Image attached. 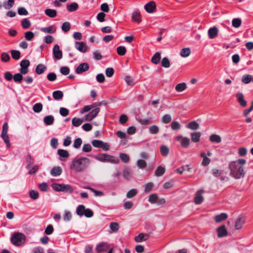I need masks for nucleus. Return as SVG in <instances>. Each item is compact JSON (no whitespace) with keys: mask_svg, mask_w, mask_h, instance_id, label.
Returning a JSON list of instances; mask_svg holds the SVG:
<instances>
[{"mask_svg":"<svg viewBox=\"0 0 253 253\" xmlns=\"http://www.w3.org/2000/svg\"><path fill=\"white\" fill-rule=\"evenodd\" d=\"M90 160L85 157H80L72 161L70 168L78 172L84 171L89 165Z\"/></svg>","mask_w":253,"mask_h":253,"instance_id":"f257e3e1","label":"nucleus"},{"mask_svg":"<svg viewBox=\"0 0 253 253\" xmlns=\"http://www.w3.org/2000/svg\"><path fill=\"white\" fill-rule=\"evenodd\" d=\"M230 175L235 179H240L245 175L244 168L240 166L236 161H232L229 164Z\"/></svg>","mask_w":253,"mask_h":253,"instance_id":"f03ea898","label":"nucleus"},{"mask_svg":"<svg viewBox=\"0 0 253 253\" xmlns=\"http://www.w3.org/2000/svg\"><path fill=\"white\" fill-rule=\"evenodd\" d=\"M52 189L56 191H62L72 193L73 192L72 187L69 184L53 183L51 185Z\"/></svg>","mask_w":253,"mask_h":253,"instance_id":"7ed1b4c3","label":"nucleus"},{"mask_svg":"<svg viewBox=\"0 0 253 253\" xmlns=\"http://www.w3.org/2000/svg\"><path fill=\"white\" fill-rule=\"evenodd\" d=\"M25 240V236L22 233H15L11 238V241L15 246H20Z\"/></svg>","mask_w":253,"mask_h":253,"instance_id":"20e7f679","label":"nucleus"},{"mask_svg":"<svg viewBox=\"0 0 253 253\" xmlns=\"http://www.w3.org/2000/svg\"><path fill=\"white\" fill-rule=\"evenodd\" d=\"M30 62L28 60H23L20 62V72L21 74L26 75L28 73V67L30 66Z\"/></svg>","mask_w":253,"mask_h":253,"instance_id":"39448f33","label":"nucleus"},{"mask_svg":"<svg viewBox=\"0 0 253 253\" xmlns=\"http://www.w3.org/2000/svg\"><path fill=\"white\" fill-rule=\"evenodd\" d=\"M109 250V245L106 242H102L98 244L95 248L96 252L98 253L107 252Z\"/></svg>","mask_w":253,"mask_h":253,"instance_id":"423d86ee","label":"nucleus"},{"mask_svg":"<svg viewBox=\"0 0 253 253\" xmlns=\"http://www.w3.org/2000/svg\"><path fill=\"white\" fill-rule=\"evenodd\" d=\"M217 236L218 238H222L228 235V232L226 230L225 225H222L216 229Z\"/></svg>","mask_w":253,"mask_h":253,"instance_id":"0eeeda50","label":"nucleus"},{"mask_svg":"<svg viewBox=\"0 0 253 253\" xmlns=\"http://www.w3.org/2000/svg\"><path fill=\"white\" fill-rule=\"evenodd\" d=\"M89 69V65L87 63H82L80 64L76 69V72L78 74H80Z\"/></svg>","mask_w":253,"mask_h":253,"instance_id":"6e6552de","label":"nucleus"},{"mask_svg":"<svg viewBox=\"0 0 253 253\" xmlns=\"http://www.w3.org/2000/svg\"><path fill=\"white\" fill-rule=\"evenodd\" d=\"M53 54L56 59L59 60L62 58V52L60 49L59 46L58 44H56L54 46L53 48Z\"/></svg>","mask_w":253,"mask_h":253,"instance_id":"1a4fd4ad","label":"nucleus"},{"mask_svg":"<svg viewBox=\"0 0 253 253\" xmlns=\"http://www.w3.org/2000/svg\"><path fill=\"white\" fill-rule=\"evenodd\" d=\"M75 47L81 52H85L87 50V46H86V43L83 42H75Z\"/></svg>","mask_w":253,"mask_h":253,"instance_id":"9d476101","label":"nucleus"},{"mask_svg":"<svg viewBox=\"0 0 253 253\" xmlns=\"http://www.w3.org/2000/svg\"><path fill=\"white\" fill-rule=\"evenodd\" d=\"M236 97L239 104L243 107H245L247 105V101L244 98V95L241 92H238L236 94Z\"/></svg>","mask_w":253,"mask_h":253,"instance_id":"9b49d317","label":"nucleus"},{"mask_svg":"<svg viewBox=\"0 0 253 253\" xmlns=\"http://www.w3.org/2000/svg\"><path fill=\"white\" fill-rule=\"evenodd\" d=\"M245 223V219L243 216H239L235 223V228L236 230H239Z\"/></svg>","mask_w":253,"mask_h":253,"instance_id":"f8f14e48","label":"nucleus"},{"mask_svg":"<svg viewBox=\"0 0 253 253\" xmlns=\"http://www.w3.org/2000/svg\"><path fill=\"white\" fill-rule=\"evenodd\" d=\"M203 193V190H199L196 192L194 199L196 204H200L203 201V197L202 196V194Z\"/></svg>","mask_w":253,"mask_h":253,"instance_id":"ddd939ff","label":"nucleus"},{"mask_svg":"<svg viewBox=\"0 0 253 253\" xmlns=\"http://www.w3.org/2000/svg\"><path fill=\"white\" fill-rule=\"evenodd\" d=\"M218 30L215 27L211 28L208 30V36L210 39H212L215 38L218 34Z\"/></svg>","mask_w":253,"mask_h":253,"instance_id":"4468645a","label":"nucleus"},{"mask_svg":"<svg viewBox=\"0 0 253 253\" xmlns=\"http://www.w3.org/2000/svg\"><path fill=\"white\" fill-rule=\"evenodd\" d=\"M156 8V4L153 1H150L145 5V9L148 13H152Z\"/></svg>","mask_w":253,"mask_h":253,"instance_id":"2eb2a0df","label":"nucleus"},{"mask_svg":"<svg viewBox=\"0 0 253 253\" xmlns=\"http://www.w3.org/2000/svg\"><path fill=\"white\" fill-rule=\"evenodd\" d=\"M227 215L225 213H221L219 214L216 215L214 217L215 221L217 223L220 222L227 218Z\"/></svg>","mask_w":253,"mask_h":253,"instance_id":"dca6fc26","label":"nucleus"},{"mask_svg":"<svg viewBox=\"0 0 253 253\" xmlns=\"http://www.w3.org/2000/svg\"><path fill=\"white\" fill-rule=\"evenodd\" d=\"M105 162H109L112 164H117L119 163V160L117 157L108 154H106Z\"/></svg>","mask_w":253,"mask_h":253,"instance_id":"f3484780","label":"nucleus"},{"mask_svg":"<svg viewBox=\"0 0 253 253\" xmlns=\"http://www.w3.org/2000/svg\"><path fill=\"white\" fill-rule=\"evenodd\" d=\"M46 69V67L43 64H38L35 69L36 73L38 75H41L44 72Z\"/></svg>","mask_w":253,"mask_h":253,"instance_id":"a211bd4d","label":"nucleus"},{"mask_svg":"<svg viewBox=\"0 0 253 253\" xmlns=\"http://www.w3.org/2000/svg\"><path fill=\"white\" fill-rule=\"evenodd\" d=\"M40 30L45 33L53 34L56 32V29L54 26H50L47 27L42 28Z\"/></svg>","mask_w":253,"mask_h":253,"instance_id":"6ab92c4d","label":"nucleus"},{"mask_svg":"<svg viewBox=\"0 0 253 253\" xmlns=\"http://www.w3.org/2000/svg\"><path fill=\"white\" fill-rule=\"evenodd\" d=\"M148 238V235H145L144 233H140L135 237L134 240L135 242L139 243L147 240Z\"/></svg>","mask_w":253,"mask_h":253,"instance_id":"aec40b11","label":"nucleus"},{"mask_svg":"<svg viewBox=\"0 0 253 253\" xmlns=\"http://www.w3.org/2000/svg\"><path fill=\"white\" fill-rule=\"evenodd\" d=\"M131 18L134 21L140 23L141 21V16L139 12L134 11L132 13Z\"/></svg>","mask_w":253,"mask_h":253,"instance_id":"412c9836","label":"nucleus"},{"mask_svg":"<svg viewBox=\"0 0 253 253\" xmlns=\"http://www.w3.org/2000/svg\"><path fill=\"white\" fill-rule=\"evenodd\" d=\"M54 121V118L52 115L45 116L43 119L44 123L47 126L51 125Z\"/></svg>","mask_w":253,"mask_h":253,"instance_id":"4be33fe9","label":"nucleus"},{"mask_svg":"<svg viewBox=\"0 0 253 253\" xmlns=\"http://www.w3.org/2000/svg\"><path fill=\"white\" fill-rule=\"evenodd\" d=\"M62 169L60 167H55L51 170L50 173L53 176L60 175L62 173Z\"/></svg>","mask_w":253,"mask_h":253,"instance_id":"5701e85b","label":"nucleus"},{"mask_svg":"<svg viewBox=\"0 0 253 253\" xmlns=\"http://www.w3.org/2000/svg\"><path fill=\"white\" fill-rule=\"evenodd\" d=\"M44 12L47 16L50 18L55 17L57 15V12L54 9L47 8L45 10Z\"/></svg>","mask_w":253,"mask_h":253,"instance_id":"b1692460","label":"nucleus"},{"mask_svg":"<svg viewBox=\"0 0 253 253\" xmlns=\"http://www.w3.org/2000/svg\"><path fill=\"white\" fill-rule=\"evenodd\" d=\"M83 122V119H80L76 117H74L72 119V124L73 126L75 127H78L82 125Z\"/></svg>","mask_w":253,"mask_h":253,"instance_id":"393cba45","label":"nucleus"},{"mask_svg":"<svg viewBox=\"0 0 253 253\" xmlns=\"http://www.w3.org/2000/svg\"><path fill=\"white\" fill-rule=\"evenodd\" d=\"M210 140L211 142L219 143L221 142V138L219 135L214 134L210 136Z\"/></svg>","mask_w":253,"mask_h":253,"instance_id":"a878e982","label":"nucleus"},{"mask_svg":"<svg viewBox=\"0 0 253 253\" xmlns=\"http://www.w3.org/2000/svg\"><path fill=\"white\" fill-rule=\"evenodd\" d=\"M191 136L193 142H198L200 140L201 133L200 132H194L191 133Z\"/></svg>","mask_w":253,"mask_h":253,"instance_id":"bb28decb","label":"nucleus"},{"mask_svg":"<svg viewBox=\"0 0 253 253\" xmlns=\"http://www.w3.org/2000/svg\"><path fill=\"white\" fill-rule=\"evenodd\" d=\"M79 5L76 2H72L67 5V9L70 12H73L77 10Z\"/></svg>","mask_w":253,"mask_h":253,"instance_id":"cd10ccee","label":"nucleus"},{"mask_svg":"<svg viewBox=\"0 0 253 253\" xmlns=\"http://www.w3.org/2000/svg\"><path fill=\"white\" fill-rule=\"evenodd\" d=\"M52 96L54 99L60 100L63 97V93L61 90H56L53 92Z\"/></svg>","mask_w":253,"mask_h":253,"instance_id":"c85d7f7f","label":"nucleus"},{"mask_svg":"<svg viewBox=\"0 0 253 253\" xmlns=\"http://www.w3.org/2000/svg\"><path fill=\"white\" fill-rule=\"evenodd\" d=\"M161 54L160 52L156 53L152 57L151 61L155 64H158L160 63L161 60Z\"/></svg>","mask_w":253,"mask_h":253,"instance_id":"c756f323","label":"nucleus"},{"mask_svg":"<svg viewBox=\"0 0 253 253\" xmlns=\"http://www.w3.org/2000/svg\"><path fill=\"white\" fill-rule=\"evenodd\" d=\"M138 122L142 125H149L153 123L151 118L140 119L138 120Z\"/></svg>","mask_w":253,"mask_h":253,"instance_id":"7c9ffc66","label":"nucleus"},{"mask_svg":"<svg viewBox=\"0 0 253 253\" xmlns=\"http://www.w3.org/2000/svg\"><path fill=\"white\" fill-rule=\"evenodd\" d=\"M14 4V0H8L3 3V6L6 9H9L12 8Z\"/></svg>","mask_w":253,"mask_h":253,"instance_id":"2f4dec72","label":"nucleus"},{"mask_svg":"<svg viewBox=\"0 0 253 253\" xmlns=\"http://www.w3.org/2000/svg\"><path fill=\"white\" fill-rule=\"evenodd\" d=\"M27 165L26 166L27 169H30L31 166L34 163V159L31 157L30 155H28L26 158Z\"/></svg>","mask_w":253,"mask_h":253,"instance_id":"473e14b6","label":"nucleus"},{"mask_svg":"<svg viewBox=\"0 0 253 253\" xmlns=\"http://www.w3.org/2000/svg\"><path fill=\"white\" fill-rule=\"evenodd\" d=\"M165 171L166 169L165 168L162 166H159L155 170V174L157 176H161L165 173Z\"/></svg>","mask_w":253,"mask_h":253,"instance_id":"72a5a7b5","label":"nucleus"},{"mask_svg":"<svg viewBox=\"0 0 253 253\" xmlns=\"http://www.w3.org/2000/svg\"><path fill=\"white\" fill-rule=\"evenodd\" d=\"M186 88L187 85L184 83L178 84L175 86V90L177 92H182L185 90Z\"/></svg>","mask_w":253,"mask_h":253,"instance_id":"f704fd0d","label":"nucleus"},{"mask_svg":"<svg viewBox=\"0 0 253 253\" xmlns=\"http://www.w3.org/2000/svg\"><path fill=\"white\" fill-rule=\"evenodd\" d=\"M85 207L84 205H80L77 208L76 213L79 216H83L84 214Z\"/></svg>","mask_w":253,"mask_h":253,"instance_id":"c9c22d12","label":"nucleus"},{"mask_svg":"<svg viewBox=\"0 0 253 253\" xmlns=\"http://www.w3.org/2000/svg\"><path fill=\"white\" fill-rule=\"evenodd\" d=\"M187 127L192 130H197L199 127V125L197 122L194 121L189 123Z\"/></svg>","mask_w":253,"mask_h":253,"instance_id":"e433bc0d","label":"nucleus"},{"mask_svg":"<svg viewBox=\"0 0 253 253\" xmlns=\"http://www.w3.org/2000/svg\"><path fill=\"white\" fill-rule=\"evenodd\" d=\"M190 143V139L188 137H183L182 138L181 142L180 144L181 145L184 147V148H187Z\"/></svg>","mask_w":253,"mask_h":253,"instance_id":"4c0bfd02","label":"nucleus"},{"mask_svg":"<svg viewBox=\"0 0 253 253\" xmlns=\"http://www.w3.org/2000/svg\"><path fill=\"white\" fill-rule=\"evenodd\" d=\"M161 154L163 156H167L169 153V148L166 145H162L160 148Z\"/></svg>","mask_w":253,"mask_h":253,"instance_id":"58836bf2","label":"nucleus"},{"mask_svg":"<svg viewBox=\"0 0 253 253\" xmlns=\"http://www.w3.org/2000/svg\"><path fill=\"white\" fill-rule=\"evenodd\" d=\"M191 53V50L189 48H184L181 49L180 54L182 57H188Z\"/></svg>","mask_w":253,"mask_h":253,"instance_id":"ea45409f","label":"nucleus"},{"mask_svg":"<svg viewBox=\"0 0 253 253\" xmlns=\"http://www.w3.org/2000/svg\"><path fill=\"white\" fill-rule=\"evenodd\" d=\"M252 80V77L250 75H244L242 78V82L245 84H249Z\"/></svg>","mask_w":253,"mask_h":253,"instance_id":"a19ab883","label":"nucleus"},{"mask_svg":"<svg viewBox=\"0 0 253 253\" xmlns=\"http://www.w3.org/2000/svg\"><path fill=\"white\" fill-rule=\"evenodd\" d=\"M11 54L12 58L15 60H19L20 58L21 53L19 50H12L11 51Z\"/></svg>","mask_w":253,"mask_h":253,"instance_id":"79ce46f5","label":"nucleus"},{"mask_svg":"<svg viewBox=\"0 0 253 253\" xmlns=\"http://www.w3.org/2000/svg\"><path fill=\"white\" fill-rule=\"evenodd\" d=\"M58 154L63 158H68L69 157V153L68 151L63 149H59L58 150Z\"/></svg>","mask_w":253,"mask_h":253,"instance_id":"37998d69","label":"nucleus"},{"mask_svg":"<svg viewBox=\"0 0 253 253\" xmlns=\"http://www.w3.org/2000/svg\"><path fill=\"white\" fill-rule=\"evenodd\" d=\"M159 131V127L156 125L151 126L149 128V132L152 134H157Z\"/></svg>","mask_w":253,"mask_h":253,"instance_id":"c03bdc74","label":"nucleus"},{"mask_svg":"<svg viewBox=\"0 0 253 253\" xmlns=\"http://www.w3.org/2000/svg\"><path fill=\"white\" fill-rule=\"evenodd\" d=\"M33 111L35 113H39L42 111V105L41 103H36L33 107Z\"/></svg>","mask_w":253,"mask_h":253,"instance_id":"a18cd8bd","label":"nucleus"},{"mask_svg":"<svg viewBox=\"0 0 253 253\" xmlns=\"http://www.w3.org/2000/svg\"><path fill=\"white\" fill-rule=\"evenodd\" d=\"M71 28V25L69 22H64L62 25L61 29L64 32H68Z\"/></svg>","mask_w":253,"mask_h":253,"instance_id":"49530a36","label":"nucleus"},{"mask_svg":"<svg viewBox=\"0 0 253 253\" xmlns=\"http://www.w3.org/2000/svg\"><path fill=\"white\" fill-rule=\"evenodd\" d=\"M126 50L125 46H120L117 48V52L119 55L123 56L126 53Z\"/></svg>","mask_w":253,"mask_h":253,"instance_id":"de8ad7c7","label":"nucleus"},{"mask_svg":"<svg viewBox=\"0 0 253 253\" xmlns=\"http://www.w3.org/2000/svg\"><path fill=\"white\" fill-rule=\"evenodd\" d=\"M124 177L126 179L129 180L131 177V171L129 169H125L123 172Z\"/></svg>","mask_w":253,"mask_h":253,"instance_id":"09e8293b","label":"nucleus"},{"mask_svg":"<svg viewBox=\"0 0 253 253\" xmlns=\"http://www.w3.org/2000/svg\"><path fill=\"white\" fill-rule=\"evenodd\" d=\"M21 24L24 29H28L31 26V22L27 18H25L22 21Z\"/></svg>","mask_w":253,"mask_h":253,"instance_id":"8fccbe9b","label":"nucleus"},{"mask_svg":"<svg viewBox=\"0 0 253 253\" xmlns=\"http://www.w3.org/2000/svg\"><path fill=\"white\" fill-rule=\"evenodd\" d=\"M13 78L14 81L16 83L17 82L21 83V81H22V80L23 79V77L22 76V74H21L20 73L15 74L13 76Z\"/></svg>","mask_w":253,"mask_h":253,"instance_id":"3c124183","label":"nucleus"},{"mask_svg":"<svg viewBox=\"0 0 253 253\" xmlns=\"http://www.w3.org/2000/svg\"><path fill=\"white\" fill-rule=\"evenodd\" d=\"M110 227L113 232H116L119 229V225L117 222H111L110 224Z\"/></svg>","mask_w":253,"mask_h":253,"instance_id":"603ef678","label":"nucleus"},{"mask_svg":"<svg viewBox=\"0 0 253 253\" xmlns=\"http://www.w3.org/2000/svg\"><path fill=\"white\" fill-rule=\"evenodd\" d=\"M161 64L162 66L165 68H168L170 67V62L167 57H164L162 59Z\"/></svg>","mask_w":253,"mask_h":253,"instance_id":"864d4df0","label":"nucleus"},{"mask_svg":"<svg viewBox=\"0 0 253 253\" xmlns=\"http://www.w3.org/2000/svg\"><path fill=\"white\" fill-rule=\"evenodd\" d=\"M0 136L2 138V139L3 140L4 142L6 143L7 147H9L10 146V141L9 139V137H8V134H5V133L1 134Z\"/></svg>","mask_w":253,"mask_h":253,"instance_id":"5fc2aeb1","label":"nucleus"},{"mask_svg":"<svg viewBox=\"0 0 253 253\" xmlns=\"http://www.w3.org/2000/svg\"><path fill=\"white\" fill-rule=\"evenodd\" d=\"M241 20L239 18H234L232 21V26L235 28H238L241 26Z\"/></svg>","mask_w":253,"mask_h":253,"instance_id":"6e6d98bb","label":"nucleus"},{"mask_svg":"<svg viewBox=\"0 0 253 253\" xmlns=\"http://www.w3.org/2000/svg\"><path fill=\"white\" fill-rule=\"evenodd\" d=\"M171 121V116L169 114L165 115L162 118V121L164 124H169Z\"/></svg>","mask_w":253,"mask_h":253,"instance_id":"4d7b16f0","label":"nucleus"},{"mask_svg":"<svg viewBox=\"0 0 253 253\" xmlns=\"http://www.w3.org/2000/svg\"><path fill=\"white\" fill-rule=\"evenodd\" d=\"M34 37V34L32 31H28L25 33V38L27 41H31Z\"/></svg>","mask_w":253,"mask_h":253,"instance_id":"13d9d810","label":"nucleus"},{"mask_svg":"<svg viewBox=\"0 0 253 253\" xmlns=\"http://www.w3.org/2000/svg\"><path fill=\"white\" fill-rule=\"evenodd\" d=\"M83 143L82 140L81 138H78L75 140L73 144V147L76 149H78L80 147Z\"/></svg>","mask_w":253,"mask_h":253,"instance_id":"bf43d9fd","label":"nucleus"},{"mask_svg":"<svg viewBox=\"0 0 253 253\" xmlns=\"http://www.w3.org/2000/svg\"><path fill=\"white\" fill-rule=\"evenodd\" d=\"M120 158L124 163H127L129 161V156L125 153H120Z\"/></svg>","mask_w":253,"mask_h":253,"instance_id":"052dcab7","label":"nucleus"},{"mask_svg":"<svg viewBox=\"0 0 253 253\" xmlns=\"http://www.w3.org/2000/svg\"><path fill=\"white\" fill-rule=\"evenodd\" d=\"M29 195L31 199L36 200L39 198V194L38 191L33 190L30 191Z\"/></svg>","mask_w":253,"mask_h":253,"instance_id":"680f3d73","label":"nucleus"},{"mask_svg":"<svg viewBox=\"0 0 253 253\" xmlns=\"http://www.w3.org/2000/svg\"><path fill=\"white\" fill-rule=\"evenodd\" d=\"M154 186V184L152 182H149L145 185L144 192L145 193L150 192Z\"/></svg>","mask_w":253,"mask_h":253,"instance_id":"e2e57ef3","label":"nucleus"},{"mask_svg":"<svg viewBox=\"0 0 253 253\" xmlns=\"http://www.w3.org/2000/svg\"><path fill=\"white\" fill-rule=\"evenodd\" d=\"M137 194V190L135 189H132L128 191L126 194L128 198H132Z\"/></svg>","mask_w":253,"mask_h":253,"instance_id":"0e129e2a","label":"nucleus"},{"mask_svg":"<svg viewBox=\"0 0 253 253\" xmlns=\"http://www.w3.org/2000/svg\"><path fill=\"white\" fill-rule=\"evenodd\" d=\"M91 143L93 147L96 148H101V145L103 144V141L99 140H93Z\"/></svg>","mask_w":253,"mask_h":253,"instance_id":"69168bd1","label":"nucleus"},{"mask_svg":"<svg viewBox=\"0 0 253 253\" xmlns=\"http://www.w3.org/2000/svg\"><path fill=\"white\" fill-rule=\"evenodd\" d=\"M158 199V195L156 194H152L149 196L148 201L151 203H155Z\"/></svg>","mask_w":253,"mask_h":253,"instance_id":"338daca9","label":"nucleus"},{"mask_svg":"<svg viewBox=\"0 0 253 253\" xmlns=\"http://www.w3.org/2000/svg\"><path fill=\"white\" fill-rule=\"evenodd\" d=\"M10 56L9 55L6 53L3 52L1 54V59L4 62H7L10 60Z\"/></svg>","mask_w":253,"mask_h":253,"instance_id":"774afa93","label":"nucleus"}]
</instances>
